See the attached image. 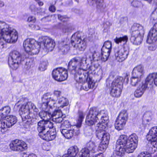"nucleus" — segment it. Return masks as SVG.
<instances>
[{"label":"nucleus","instance_id":"obj_9","mask_svg":"<svg viewBox=\"0 0 157 157\" xmlns=\"http://www.w3.org/2000/svg\"><path fill=\"white\" fill-rule=\"evenodd\" d=\"M71 43L77 50L83 51L86 47V39L83 37H82L81 33H76L71 36Z\"/></svg>","mask_w":157,"mask_h":157},{"label":"nucleus","instance_id":"obj_42","mask_svg":"<svg viewBox=\"0 0 157 157\" xmlns=\"http://www.w3.org/2000/svg\"><path fill=\"white\" fill-rule=\"evenodd\" d=\"M130 143H128L123 147H124L125 152L127 153H132L133 152L137 146L133 144H130Z\"/></svg>","mask_w":157,"mask_h":157},{"label":"nucleus","instance_id":"obj_43","mask_svg":"<svg viewBox=\"0 0 157 157\" xmlns=\"http://www.w3.org/2000/svg\"><path fill=\"white\" fill-rule=\"evenodd\" d=\"M128 117V115L125 110H122L119 113L117 119L126 122Z\"/></svg>","mask_w":157,"mask_h":157},{"label":"nucleus","instance_id":"obj_45","mask_svg":"<svg viewBox=\"0 0 157 157\" xmlns=\"http://www.w3.org/2000/svg\"><path fill=\"white\" fill-rule=\"evenodd\" d=\"M34 65L33 60L30 59H26V62L25 63L24 70L25 72L28 71L33 67Z\"/></svg>","mask_w":157,"mask_h":157},{"label":"nucleus","instance_id":"obj_55","mask_svg":"<svg viewBox=\"0 0 157 157\" xmlns=\"http://www.w3.org/2000/svg\"><path fill=\"white\" fill-rule=\"evenodd\" d=\"M151 19L154 21H157V8H155L151 16Z\"/></svg>","mask_w":157,"mask_h":157},{"label":"nucleus","instance_id":"obj_20","mask_svg":"<svg viewBox=\"0 0 157 157\" xmlns=\"http://www.w3.org/2000/svg\"><path fill=\"white\" fill-rule=\"evenodd\" d=\"M99 142L97 140L91 139L86 144L85 148L91 153H95L98 151L97 144Z\"/></svg>","mask_w":157,"mask_h":157},{"label":"nucleus","instance_id":"obj_58","mask_svg":"<svg viewBox=\"0 0 157 157\" xmlns=\"http://www.w3.org/2000/svg\"><path fill=\"white\" fill-rule=\"evenodd\" d=\"M58 19L61 21L64 22L68 21V18L66 16H62L58 14Z\"/></svg>","mask_w":157,"mask_h":157},{"label":"nucleus","instance_id":"obj_11","mask_svg":"<svg viewBox=\"0 0 157 157\" xmlns=\"http://www.w3.org/2000/svg\"><path fill=\"white\" fill-rule=\"evenodd\" d=\"M53 78L55 80L61 82L66 80L68 76L67 70L63 67H59L52 71Z\"/></svg>","mask_w":157,"mask_h":157},{"label":"nucleus","instance_id":"obj_38","mask_svg":"<svg viewBox=\"0 0 157 157\" xmlns=\"http://www.w3.org/2000/svg\"><path fill=\"white\" fill-rule=\"evenodd\" d=\"M119 88V87H117V88L110 87V95L114 97H119L121 94L122 90Z\"/></svg>","mask_w":157,"mask_h":157},{"label":"nucleus","instance_id":"obj_41","mask_svg":"<svg viewBox=\"0 0 157 157\" xmlns=\"http://www.w3.org/2000/svg\"><path fill=\"white\" fill-rule=\"evenodd\" d=\"M126 122L117 119L115 123V127L118 130H122L124 128Z\"/></svg>","mask_w":157,"mask_h":157},{"label":"nucleus","instance_id":"obj_34","mask_svg":"<svg viewBox=\"0 0 157 157\" xmlns=\"http://www.w3.org/2000/svg\"><path fill=\"white\" fill-rule=\"evenodd\" d=\"M102 127H99L98 124L96 127V137L98 140H100L102 138L103 135L106 133L105 132V128H103Z\"/></svg>","mask_w":157,"mask_h":157},{"label":"nucleus","instance_id":"obj_7","mask_svg":"<svg viewBox=\"0 0 157 157\" xmlns=\"http://www.w3.org/2000/svg\"><path fill=\"white\" fill-rule=\"evenodd\" d=\"M24 60V58L18 52L14 50L10 52L8 57L9 66L13 70L17 69Z\"/></svg>","mask_w":157,"mask_h":157},{"label":"nucleus","instance_id":"obj_35","mask_svg":"<svg viewBox=\"0 0 157 157\" xmlns=\"http://www.w3.org/2000/svg\"><path fill=\"white\" fill-rule=\"evenodd\" d=\"M61 92L60 90H55L53 92V96L51 99V101H52V104L54 105V108L55 107V105L57 101L61 96Z\"/></svg>","mask_w":157,"mask_h":157},{"label":"nucleus","instance_id":"obj_53","mask_svg":"<svg viewBox=\"0 0 157 157\" xmlns=\"http://www.w3.org/2000/svg\"><path fill=\"white\" fill-rule=\"evenodd\" d=\"M108 145V144L101 142L97 149L101 151H104L107 147Z\"/></svg>","mask_w":157,"mask_h":157},{"label":"nucleus","instance_id":"obj_27","mask_svg":"<svg viewBox=\"0 0 157 157\" xmlns=\"http://www.w3.org/2000/svg\"><path fill=\"white\" fill-rule=\"evenodd\" d=\"M10 111V108L9 106H5L0 109V122L2 121L8 117Z\"/></svg>","mask_w":157,"mask_h":157},{"label":"nucleus","instance_id":"obj_6","mask_svg":"<svg viewBox=\"0 0 157 157\" xmlns=\"http://www.w3.org/2000/svg\"><path fill=\"white\" fill-rule=\"evenodd\" d=\"M104 115L107 114L104 110L99 111L96 108H90L86 117V123L89 125H93L95 122H98L99 118H102V116L104 117Z\"/></svg>","mask_w":157,"mask_h":157},{"label":"nucleus","instance_id":"obj_50","mask_svg":"<svg viewBox=\"0 0 157 157\" xmlns=\"http://www.w3.org/2000/svg\"><path fill=\"white\" fill-rule=\"evenodd\" d=\"M110 135L109 133H105L102 138L100 140L102 143H105L109 144V140H110Z\"/></svg>","mask_w":157,"mask_h":157},{"label":"nucleus","instance_id":"obj_33","mask_svg":"<svg viewBox=\"0 0 157 157\" xmlns=\"http://www.w3.org/2000/svg\"><path fill=\"white\" fill-rule=\"evenodd\" d=\"M45 124V121L41 120L37 123V130L39 132V136L40 137V134H44V131L46 130Z\"/></svg>","mask_w":157,"mask_h":157},{"label":"nucleus","instance_id":"obj_37","mask_svg":"<svg viewBox=\"0 0 157 157\" xmlns=\"http://www.w3.org/2000/svg\"><path fill=\"white\" fill-rule=\"evenodd\" d=\"M104 117L102 116V118H101V123H99L97 124L99 127H102L103 128H106L109 122V117L107 115H104Z\"/></svg>","mask_w":157,"mask_h":157},{"label":"nucleus","instance_id":"obj_51","mask_svg":"<svg viewBox=\"0 0 157 157\" xmlns=\"http://www.w3.org/2000/svg\"><path fill=\"white\" fill-rule=\"evenodd\" d=\"M80 157H90V153L91 152L84 148L82 149Z\"/></svg>","mask_w":157,"mask_h":157},{"label":"nucleus","instance_id":"obj_49","mask_svg":"<svg viewBox=\"0 0 157 157\" xmlns=\"http://www.w3.org/2000/svg\"><path fill=\"white\" fill-rule=\"evenodd\" d=\"M152 113L150 111L146 112L144 115V119L147 122L151 121L152 119Z\"/></svg>","mask_w":157,"mask_h":157},{"label":"nucleus","instance_id":"obj_39","mask_svg":"<svg viewBox=\"0 0 157 157\" xmlns=\"http://www.w3.org/2000/svg\"><path fill=\"white\" fill-rule=\"evenodd\" d=\"M128 141L130 144H133L137 146L138 142V137L135 133H133L128 137Z\"/></svg>","mask_w":157,"mask_h":157},{"label":"nucleus","instance_id":"obj_17","mask_svg":"<svg viewBox=\"0 0 157 157\" xmlns=\"http://www.w3.org/2000/svg\"><path fill=\"white\" fill-rule=\"evenodd\" d=\"M29 104V102L23 104L21 105L19 109L20 113L21 115L22 119L28 118L29 117H30V116L32 115V114L30 113Z\"/></svg>","mask_w":157,"mask_h":157},{"label":"nucleus","instance_id":"obj_23","mask_svg":"<svg viewBox=\"0 0 157 157\" xmlns=\"http://www.w3.org/2000/svg\"><path fill=\"white\" fill-rule=\"evenodd\" d=\"M48 131L46 133L40 134V137L43 140L47 141L53 140L56 136V132L54 129Z\"/></svg>","mask_w":157,"mask_h":157},{"label":"nucleus","instance_id":"obj_29","mask_svg":"<svg viewBox=\"0 0 157 157\" xmlns=\"http://www.w3.org/2000/svg\"><path fill=\"white\" fill-rule=\"evenodd\" d=\"M22 120L24 122L23 126L24 128L27 129H29L31 125L35 123V119L30 116L28 118L22 119Z\"/></svg>","mask_w":157,"mask_h":157},{"label":"nucleus","instance_id":"obj_3","mask_svg":"<svg viewBox=\"0 0 157 157\" xmlns=\"http://www.w3.org/2000/svg\"><path fill=\"white\" fill-rule=\"evenodd\" d=\"M87 60V57L86 59L84 57H75L72 59L68 63V70L71 71L72 74L75 73V76L77 73L81 74L79 72H76V71L78 70H82L83 72H85V70L87 69V67L86 66V63H87L86 61Z\"/></svg>","mask_w":157,"mask_h":157},{"label":"nucleus","instance_id":"obj_32","mask_svg":"<svg viewBox=\"0 0 157 157\" xmlns=\"http://www.w3.org/2000/svg\"><path fill=\"white\" fill-rule=\"evenodd\" d=\"M128 137L125 135H121L117 140V144H119L118 145L124 147L128 144Z\"/></svg>","mask_w":157,"mask_h":157},{"label":"nucleus","instance_id":"obj_13","mask_svg":"<svg viewBox=\"0 0 157 157\" xmlns=\"http://www.w3.org/2000/svg\"><path fill=\"white\" fill-rule=\"evenodd\" d=\"M11 150L16 151H22L27 148V145L22 140H16L12 141L10 144Z\"/></svg>","mask_w":157,"mask_h":157},{"label":"nucleus","instance_id":"obj_25","mask_svg":"<svg viewBox=\"0 0 157 157\" xmlns=\"http://www.w3.org/2000/svg\"><path fill=\"white\" fill-rule=\"evenodd\" d=\"M146 82H147L150 88L154 84L157 86V73L149 74L146 78Z\"/></svg>","mask_w":157,"mask_h":157},{"label":"nucleus","instance_id":"obj_47","mask_svg":"<svg viewBox=\"0 0 157 157\" xmlns=\"http://www.w3.org/2000/svg\"><path fill=\"white\" fill-rule=\"evenodd\" d=\"M57 101L59 104L61 105L60 107L62 108L67 106L69 103L68 99L63 96H61L59 98Z\"/></svg>","mask_w":157,"mask_h":157},{"label":"nucleus","instance_id":"obj_8","mask_svg":"<svg viewBox=\"0 0 157 157\" xmlns=\"http://www.w3.org/2000/svg\"><path fill=\"white\" fill-rule=\"evenodd\" d=\"M25 51L31 55L37 54L39 52L40 45L34 39H27L23 43Z\"/></svg>","mask_w":157,"mask_h":157},{"label":"nucleus","instance_id":"obj_15","mask_svg":"<svg viewBox=\"0 0 157 157\" xmlns=\"http://www.w3.org/2000/svg\"><path fill=\"white\" fill-rule=\"evenodd\" d=\"M148 138L152 147L157 149V127H153L149 130Z\"/></svg>","mask_w":157,"mask_h":157},{"label":"nucleus","instance_id":"obj_48","mask_svg":"<svg viewBox=\"0 0 157 157\" xmlns=\"http://www.w3.org/2000/svg\"><path fill=\"white\" fill-rule=\"evenodd\" d=\"M91 125L86 126L84 129V133L86 136H91L93 133V129L90 126Z\"/></svg>","mask_w":157,"mask_h":157},{"label":"nucleus","instance_id":"obj_18","mask_svg":"<svg viewBox=\"0 0 157 157\" xmlns=\"http://www.w3.org/2000/svg\"><path fill=\"white\" fill-rule=\"evenodd\" d=\"M87 1L90 5H96L97 10L101 12L104 11L106 8L104 0H87Z\"/></svg>","mask_w":157,"mask_h":157},{"label":"nucleus","instance_id":"obj_31","mask_svg":"<svg viewBox=\"0 0 157 157\" xmlns=\"http://www.w3.org/2000/svg\"><path fill=\"white\" fill-rule=\"evenodd\" d=\"M39 115L43 119L42 120L44 121L50 120L52 117V114L50 111H48L47 109L40 111L39 113Z\"/></svg>","mask_w":157,"mask_h":157},{"label":"nucleus","instance_id":"obj_60","mask_svg":"<svg viewBox=\"0 0 157 157\" xmlns=\"http://www.w3.org/2000/svg\"><path fill=\"white\" fill-rule=\"evenodd\" d=\"M70 124L68 120L65 121L63 124H62V126H63L66 127V128H67L69 127L70 125Z\"/></svg>","mask_w":157,"mask_h":157},{"label":"nucleus","instance_id":"obj_63","mask_svg":"<svg viewBox=\"0 0 157 157\" xmlns=\"http://www.w3.org/2000/svg\"><path fill=\"white\" fill-rule=\"evenodd\" d=\"M49 10L50 11L52 12H54L56 10V8L53 5H52L49 6Z\"/></svg>","mask_w":157,"mask_h":157},{"label":"nucleus","instance_id":"obj_54","mask_svg":"<svg viewBox=\"0 0 157 157\" xmlns=\"http://www.w3.org/2000/svg\"><path fill=\"white\" fill-rule=\"evenodd\" d=\"M45 124L46 127V130H47L48 128L50 129L53 128V124L49 121V120L45 121Z\"/></svg>","mask_w":157,"mask_h":157},{"label":"nucleus","instance_id":"obj_57","mask_svg":"<svg viewBox=\"0 0 157 157\" xmlns=\"http://www.w3.org/2000/svg\"><path fill=\"white\" fill-rule=\"evenodd\" d=\"M29 109H33L34 111L36 112H37L38 111V109L36 108V106L34 104L30 102H29Z\"/></svg>","mask_w":157,"mask_h":157},{"label":"nucleus","instance_id":"obj_28","mask_svg":"<svg viewBox=\"0 0 157 157\" xmlns=\"http://www.w3.org/2000/svg\"><path fill=\"white\" fill-rule=\"evenodd\" d=\"M144 72V67L141 65H138L133 68L132 75L141 78Z\"/></svg>","mask_w":157,"mask_h":157},{"label":"nucleus","instance_id":"obj_36","mask_svg":"<svg viewBox=\"0 0 157 157\" xmlns=\"http://www.w3.org/2000/svg\"><path fill=\"white\" fill-rule=\"evenodd\" d=\"M59 48L63 52L65 53L69 49V46L67 44L65 39L59 42Z\"/></svg>","mask_w":157,"mask_h":157},{"label":"nucleus","instance_id":"obj_64","mask_svg":"<svg viewBox=\"0 0 157 157\" xmlns=\"http://www.w3.org/2000/svg\"><path fill=\"white\" fill-rule=\"evenodd\" d=\"M63 120V118L62 117L59 118H58L56 119V120H55L53 121L55 122L56 123H60Z\"/></svg>","mask_w":157,"mask_h":157},{"label":"nucleus","instance_id":"obj_44","mask_svg":"<svg viewBox=\"0 0 157 157\" xmlns=\"http://www.w3.org/2000/svg\"><path fill=\"white\" fill-rule=\"evenodd\" d=\"M141 78L132 75L130 79V84L133 86H136L141 81Z\"/></svg>","mask_w":157,"mask_h":157},{"label":"nucleus","instance_id":"obj_5","mask_svg":"<svg viewBox=\"0 0 157 157\" xmlns=\"http://www.w3.org/2000/svg\"><path fill=\"white\" fill-rule=\"evenodd\" d=\"M131 30L132 31L130 38L131 42L135 45L140 44L144 33L143 27L139 24H134L132 26Z\"/></svg>","mask_w":157,"mask_h":157},{"label":"nucleus","instance_id":"obj_56","mask_svg":"<svg viewBox=\"0 0 157 157\" xmlns=\"http://www.w3.org/2000/svg\"><path fill=\"white\" fill-rule=\"evenodd\" d=\"M102 47L111 49L112 43L110 41H107L104 42Z\"/></svg>","mask_w":157,"mask_h":157},{"label":"nucleus","instance_id":"obj_40","mask_svg":"<svg viewBox=\"0 0 157 157\" xmlns=\"http://www.w3.org/2000/svg\"><path fill=\"white\" fill-rule=\"evenodd\" d=\"M124 147L121 146L117 145L116 147L114 153L117 155L119 156H122L125 154V151Z\"/></svg>","mask_w":157,"mask_h":157},{"label":"nucleus","instance_id":"obj_46","mask_svg":"<svg viewBox=\"0 0 157 157\" xmlns=\"http://www.w3.org/2000/svg\"><path fill=\"white\" fill-rule=\"evenodd\" d=\"M52 120L53 121L58 118L62 117L63 116L62 112L60 109L56 110L52 114Z\"/></svg>","mask_w":157,"mask_h":157},{"label":"nucleus","instance_id":"obj_22","mask_svg":"<svg viewBox=\"0 0 157 157\" xmlns=\"http://www.w3.org/2000/svg\"><path fill=\"white\" fill-rule=\"evenodd\" d=\"M111 49L102 47L101 49V54L98 53L97 56H98V59H101L103 62L106 61L108 59Z\"/></svg>","mask_w":157,"mask_h":157},{"label":"nucleus","instance_id":"obj_19","mask_svg":"<svg viewBox=\"0 0 157 157\" xmlns=\"http://www.w3.org/2000/svg\"><path fill=\"white\" fill-rule=\"evenodd\" d=\"M150 88L147 82H146V80L142 82L137 89L135 91L134 95L136 98L140 97L142 96L147 88Z\"/></svg>","mask_w":157,"mask_h":157},{"label":"nucleus","instance_id":"obj_10","mask_svg":"<svg viewBox=\"0 0 157 157\" xmlns=\"http://www.w3.org/2000/svg\"><path fill=\"white\" fill-rule=\"evenodd\" d=\"M94 56V54L90 52L88 53V55L86 56L85 59H86L87 57L88 58V60L86 61L87 63H86V66L87 67V69L86 70H85L84 72L87 71L88 73L89 72L90 74H92L91 72H90L89 71H88L87 70L92 71H94L99 67V65L98 61L100 59H98V56H97V58H96Z\"/></svg>","mask_w":157,"mask_h":157},{"label":"nucleus","instance_id":"obj_62","mask_svg":"<svg viewBox=\"0 0 157 157\" xmlns=\"http://www.w3.org/2000/svg\"><path fill=\"white\" fill-rule=\"evenodd\" d=\"M114 77V75L112 73H111L109 76V78L107 79V83L110 81ZM107 86H108V83L107 84Z\"/></svg>","mask_w":157,"mask_h":157},{"label":"nucleus","instance_id":"obj_16","mask_svg":"<svg viewBox=\"0 0 157 157\" xmlns=\"http://www.w3.org/2000/svg\"><path fill=\"white\" fill-rule=\"evenodd\" d=\"M43 44L44 46V48H43L44 50L48 52L52 51L55 45L54 40L47 36L44 38Z\"/></svg>","mask_w":157,"mask_h":157},{"label":"nucleus","instance_id":"obj_61","mask_svg":"<svg viewBox=\"0 0 157 157\" xmlns=\"http://www.w3.org/2000/svg\"><path fill=\"white\" fill-rule=\"evenodd\" d=\"M28 21L29 22L34 23L36 21V19L33 16H30L28 18Z\"/></svg>","mask_w":157,"mask_h":157},{"label":"nucleus","instance_id":"obj_4","mask_svg":"<svg viewBox=\"0 0 157 157\" xmlns=\"http://www.w3.org/2000/svg\"><path fill=\"white\" fill-rule=\"evenodd\" d=\"M85 116L84 113L81 111L78 112V118L75 127H73L71 128H61V133L67 139H70L74 136L78 135L80 133L79 128L81 127L82 122Z\"/></svg>","mask_w":157,"mask_h":157},{"label":"nucleus","instance_id":"obj_24","mask_svg":"<svg viewBox=\"0 0 157 157\" xmlns=\"http://www.w3.org/2000/svg\"><path fill=\"white\" fill-rule=\"evenodd\" d=\"M124 79L121 77H117L114 79L111 83L110 87L113 88H116L119 87L120 89L122 90L123 88V82H124Z\"/></svg>","mask_w":157,"mask_h":157},{"label":"nucleus","instance_id":"obj_14","mask_svg":"<svg viewBox=\"0 0 157 157\" xmlns=\"http://www.w3.org/2000/svg\"><path fill=\"white\" fill-rule=\"evenodd\" d=\"M157 40V23H155L149 32L147 37V42L151 44Z\"/></svg>","mask_w":157,"mask_h":157},{"label":"nucleus","instance_id":"obj_1","mask_svg":"<svg viewBox=\"0 0 157 157\" xmlns=\"http://www.w3.org/2000/svg\"><path fill=\"white\" fill-rule=\"evenodd\" d=\"M128 40L127 36L124 35L120 37H116L114 39L115 42L117 44H120L114 48L115 55L119 62H121L126 59L128 54L129 48L126 44Z\"/></svg>","mask_w":157,"mask_h":157},{"label":"nucleus","instance_id":"obj_21","mask_svg":"<svg viewBox=\"0 0 157 157\" xmlns=\"http://www.w3.org/2000/svg\"><path fill=\"white\" fill-rule=\"evenodd\" d=\"M52 97L49 93H47L44 94L42 97V106L43 108L44 106L48 107L49 105L50 107L54 106V105L52 104V101H51Z\"/></svg>","mask_w":157,"mask_h":157},{"label":"nucleus","instance_id":"obj_59","mask_svg":"<svg viewBox=\"0 0 157 157\" xmlns=\"http://www.w3.org/2000/svg\"><path fill=\"white\" fill-rule=\"evenodd\" d=\"M140 3V2L139 1L136 0H134L131 2V4L133 6L137 7H138Z\"/></svg>","mask_w":157,"mask_h":157},{"label":"nucleus","instance_id":"obj_26","mask_svg":"<svg viewBox=\"0 0 157 157\" xmlns=\"http://www.w3.org/2000/svg\"><path fill=\"white\" fill-rule=\"evenodd\" d=\"M78 149L76 146L71 147L68 149L67 154L63 155L62 157H75L78 156Z\"/></svg>","mask_w":157,"mask_h":157},{"label":"nucleus","instance_id":"obj_30","mask_svg":"<svg viewBox=\"0 0 157 157\" xmlns=\"http://www.w3.org/2000/svg\"><path fill=\"white\" fill-rule=\"evenodd\" d=\"M60 25V29L63 33L70 32L74 29L73 25L71 23H61Z\"/></svg>","mask_w":157,"mask_h":157},{"label":"nucleus","instance_id":"obj_2","mask_svg":"<svg viewBox=\"0 0 157 157\" xmlns=\"http://www.w3.org/2000/svg\"><path fill=\"white\" fill-rule=\"evenodd\" d=\"M93 75V74H90L87 71L76 74L75 79L76 82L80 83L79 89L81 90H88L90 88H94V83L92 79Z\"/></svg>","mask_w":157,"mask_h":157},{"label":"nucleus","instance_id":"obj_52","mask_svg":"<svg viewBox=\"0 0 157 157\" xmlns=\"http://www.w3.org/2000/svg\"><path fill=\"white\" fill-rule=\"evenodd\" d=\"M47 62L46 61H41L39 67V69L41 71L45 70L47 67Z\"/></svg>","mask_w":157,"mask_h":157},{"label":"nucleus","instance_id":"obj_12","mask_svg":"<svg viewBox=\"0 0 157 157\" xmlns=\"http://www.w3.org/2000/svg\"><path fill=\"white\" fill-rule=\"evenodd\" d=\"M2 121L0 122V128L1 132H4L7 128L14 125L17 122V119L15 116L10 115Z\"/></svg>","mask_w":157,"mask_h":157}]
</instances>
